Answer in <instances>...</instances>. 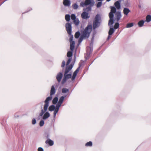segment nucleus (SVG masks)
Instances as JSON below:
<instances>
[{"label":"nucleus","instance_id":"1","mask_svg":"<svg viewBox=\"0 0 151 151\" xmlns=\"http://www.w3.org/2000/svg\"><path fill=\"white\" fill-rule=\"evenodd\" d=\"M56 92V91L55 89L54 86L53 85L52 86L50 92V96L47 98L46 99L45 101V104L44 106L43 109H42L41 112L40 113V116H42L47 111V108L49 105V102L52 99V96L55 94Z\"/></svg>","mask_w":151,"mask_h":151},{"label":"nucleus","instance_id":"2","mask_svg":"<svg viewBox=\"0 0 151 151\" xmlns=\"http://www.w3.org/2000/svg\"><path fill=\"white\" fill-rule=\"evenodd\" d=\"M92 28L91 24H88L85 29L81 31V35L85 38H88L90 36Z\"/></svg>","mask_w":151,"mask_h":151},{"label":"nucleus","instance_id":"3","mask_svg":"<svg viewBox=\"0 0 151 151\" xmlns=\"http://www.w3.org/2000/svg\"><path fill=\"white\" fill-rule=\"evenodd\" d=\"M65 28L66 31L68 34L71 35L72 33V25L71 24L68 22L66 23L65 25Z\"/></svg>","mask_w":151,"mask_h":151},{"label":"nucleus","instance_id":"4","mask_svg":"<svg viewBox=\"0 0 151 151\" xmlns=\"http://www.w3.org/2000/svg\"><path fill=\"white\" fill-rule=\"evenodd\" d=\"M94 3L92 2L91 0H85L84 2H82L81 3L80 5L83 7L86 6L88 5H94Z\"/></svg>","mask_w":151,"mask_h":151},{"label":"nucleus","instance_id":"5","mask_svg":"<svg viewBox=\"0 0 151 151\" xmlns=\"http://www.w3.org/2000/svg\"><path fill=\"white\" fill-rule=\"evenodd\" d=\"M93 51V48L91 47H89L87 49L86 54L87 56H85V58L86 60L88 59L90 57V56Z\"/></svg>","mask_w":151,"mask_h":151},{"label":"nucleus","instance_id":"6","mask_svg":"<svg viewBox=\"0 0 151 151\" xmlns=\"http://www.w3.org/2000/svg\"><path fill=\"white\" fill-rule=\"evenodd\" d=\"M81 63H80L79 64V67L76 69V70L73 72V75L72 77V81H74L76 78V77L77 75V73L79 72L80 68L81 66Z\"/></svg>","mask_w":151,"mask_h":151},{"label":"nucleus","instance_id":"7","mask_svg":"<svg viewBox=\"0 0 151 151\" xmlns=\"http://www.w3.org/2000/svg\"><path fill=\"white\" fill-rule=\"evenodd\" d=\"M88 12L84 11L81 14V17L83 19H87L90 17V16H88Z\"/></svg>","mask_w":151,"mask_h":151},{"label":"nucleus","instance_id":"8","mask_svg":"<svg viewBox=\"0 0 151 151\" xmlns=\"http://www.w3.org/2000/svg\"><path fill=\"white\" fill-rule=\"evenodd\" d=\"M45 143L48 144L50 146H52L54 145V142L50 139H47L45 141Z\"/></svg>","mask_w":151,"mask_h":151},{"label":"nucleus","instance_id":"9","mask_svg":"<svg viewBox=\"0 0 151 151\" xmlns=\"http://www.w3.org/2000/svg\"><path fill=\"white\" fill-rule=\"evenodd\" d=\"M63 77V74L61 72L59 73L56 76V79L59 82H60Z\"/></svg>","mask_w":151,"mask_h":151},{"label":"nucleus","instance_id":"10","mask_svg":"<svg viewBox=\"0 0 151 151\" xmlns=\"http://www.w3.org/2000/svg\"><path fill=\"white\" fill-rule=\"evenodd\" d=\"M116 20L117 22H118L122 17L121 12L119 11L117 12L116 13Z\"/></svg>","mask_w":151,"mask_h":151},{"label":"nucleus","instance_id":"11","mask_svg":"<svg viewBox=\"0 0 151 151\" xmlns=\"http://www.w3.org/2000/svg\"><path fill=\"white\" fill-rule=\"evenodd\" d=\"M114 5L116 6V7L117 8V9H119L121 8V4H120V1H116L114 4Z\"/></svg>","mask_w":151,"mask_h":151},{"label":"nucleus","instance_id":"12","mask_svg":"<svg viewBox=\"0 0 151 151\" xmlns=\"http://www.w3.org/2000/svg\"><path fill=\"white\" fill-rule=\"evenodd\" d=\"M93 5H89L86 8H84L83 9V10L86 12H88L90 11H91L92 7Z\"/></svg>","mask_w":151,"mask_h":151},{"label":"nucleus","instance_id":"13","mask_svg":"<svg viewBox=\"0 0 151 151\" xmlns=\"http://www.w3.org/2000/svg\"><path fill=\"white\" fill-rule=\"evenodd\" d=\"M45 112H46L45 113L43 117V119L44 120L47 119L50 116V114L48 112H46V111Z\"/></svg>","mask_w":151,"mask_h":151},{"label":"nucleus","instance_id":"14","mask_svg":"<svg viewBox=\"0 0 151 151\" xmlns=\"http://www.w3.org/2000/svg\"><path fill=\"white\" fill-rule=\"evenodd\" d=\"M63 4L65 6H69L70 4V1L69 0H64Z\"/></svg>","mask_w":151,"mask_h":151},{"label":"nucleus","instance_id":"15","mask_svg":"<svg viewBox=\"0 0 151 151\" xmlns=\"http://www.w3.org/2000/svg\"><path fill=\"white\" fill-rule=\"evenodd\" d=\"M130 10L127 8H124L123 10V12L124 14L127 15L130 12Z\"/></svg>","mask_w":151,"mask_h":151},{"label":"nucleus","instance_id":"16","mask_svg":"<svg viewBox=\"0 0 151 151\" xmlns=\"http://www.w3.org/2000/svg\"><path fill=\"white\" fill-rule=\"evenodd\" d=\"M55 109V106L54 105H50L48 108V110L50 111H54Z\"/></svg>","mask_w":151,"mask_h":151},{"label":"nucleus","instance_id":"17","mask_svg":"<svg viewBox=\"0 0 151 151\" xmlns=\"http://www.w3.org/2000/svg\"><path fill=\"white\" fill-rule=\"evenodd\" d=\"M66 95H65V96H62L59 99V101H58V103H60L61 104H62L65 98L66 97Z\"/></svg>","mask_w":151,"mask_h":151},{"label":"nucleus","instance_id":"18","mask_svg":"<svg viewBox=\"0 0 151 151\" xmlns=\"http://www.w3.org/2000/svg\"><path fill=\"white\" fill-rule=\"evenodd\" d=\"M115 32V29L113 27H110L109 32V34L111 35Z\"/></svg>","mask_w":151,"mask_h":151},{"label":"nucleus","instance_id":"19","mask_svg":"<svg viewBox=\"0 0 151 151\" xmlns=\"http://www.w3.org/2000/svg\"><path fill=\"white\" fill-rule=\"evenodd\" d=\"M145 21L143 20H140L138 23V24L139 27H141L144 25Z\"/></svg>","mask_w":151,"mask_h":151},{"label":"nucleus","instance_id":"20","mask_svg":"<svg viewBox=\"0 0 151 151\" xmlns=\"http://www.w3.org/2000/svg\"><path fill=\"white\" fill-rule=\"evenodd\" d=\"M151 21V16L150 15H148L146 17V22H150Z\"/></svg>","mask_w":151,"mask_h":151},{"label":"nucleus","instance_id":"21","mask_svg":"<svg viewBox=\"0 0 151 151\" xmlns=\"http://www.w3.org/2000/svg\"><path fill=\"white\" fill-rule=\"evenodd\" d=\"M99 22L95 21L93 22V28L95 29L98 26Z\"/></svg>","mask_w":151,"mask_h":151},{"label":"nucleus","instance_id":"22","mask_svg":"<svg viewBox=\"0 0 151 151\" xmlns=\"http://www.w3.org/2000/svg\"><path fill=\"white\" fill-rule=\"evenodd\" d=\"M65 19L67 22H69L70 19V16L69 14H66L65 17Z\"/></svg>","mask_w":151,"mask_h":151},{"label":"nucleus","instance_id":"23","mask_svg":"<svg viewBox=\"0 0 151 151\" xmlns=\"http://www.w3.org/2000/svg\"><path fill=\"white\" fill-rule=\"evenodd\" d=\"M73 52L72 51H69L67 53V56L69 57V58H72V56L73 54Z\"/></svg>","mask_w":151,"mask_h":151},{"label":"nucleus","instance_id":"24","mask_svg":"<svg viewBox=\"0 0 151 151\" xmlns=\"http://www.w3.org/2000/svg\"><path fill=\"white\" fill-rule=\"evenodd\" d=\"M58 98L57 97H55L52 100V103L54 104H55L58 102Z\"/></svg>","mask_w":151,"mask_h":151},{"label":"nucleus","instance_id":"25","mask_svg":"<svg viewBox=\"0 0 151 151\" xmlns=\"http://www.w3.org/2000/svg\"><path fill=\"white\" fill-rule=\"evenodd\" d=\"M64 76H65L67 79L71 78L72 77L71 74H64Z\"/></svg>","mask_w":151,"mask_h":151},{"label":"nucleus","instance_id":"26","mask_svg":"<svg viewBox=\"0 0 151 151\" xmlns=\"http://www.w3.org/2000/svg\"><path fill=\"white\" fill-rule=\"evenodd\" d=\"M116 12V8L114 6H112L111 8V10L110 12L114 13H115Z\"/></svg>","mask_w":151,"mask_h":151},{"label":"nucleus","instance_id":"27","mask_svg":"<svg viewBox=\"0 0 151 151\" xmlns=\"http://www.w3.org/2000/svg\"><path fill=\"white\" fill-rule=\"evenodd\" d=\"M114 19H110L109 21L108 25L109 26H111L112 25L114 24Z\"/></svg>","mask_w":151,"mask_h":151},{"label":"nucleus","instance_id":"28","mask_svg":"<svg viewBox=\"0 0 151 151\" xmlns=\"http://www.w3.org/2000/svg\"><path fill=\"white\" fill-rule=\"evenodd\" d=\"M73 22L77 26L79 24V21L78 18H76L73 21Z\"/></svg>","mask_w":151,"mask_h":151},{"label":"nucleus","instance_id":"29","mask_svg":"<svg viewBox=\"0 0 151 151\" xmlns=\"http://www.w3.org/2000/svg\"><path fill=\"white\" fill-rule=\"evenodd\" d=\"M85 146L86 147H91L92 146V142L91 141H89L85 144Z\"/></svg>","mask_w":151,"mask_h":151},{"label":"nucleus","instance_id":"30","mask_svg":"<svg viewBox=\"0 0 151 151\" xmlns=\"http://www.w3.org/2000/svg\"><path fill=\"white\" fill-rule=\"evenodd\" d=\"M80 35V33L79 31L76 32L75 33V38H77V39L79 37Z\"/></svg>","mask_w":151,"mask_h":151},{"label":"nucleus","instance_id":"31","mask_svg":"<svg viewBox=\"0 0 151 151\" xmlns=\"http://www.w3.org/2000/svg\"><path fill=\"white\" fill-rule=\"evenodd\" d=\"M134 25V24L133 23H128L126 25L127 28H130L132 27Z\"/></svg>","mask_w":151,"mask_h":151},{"label":"nucleus","instance_id":"32","mask_svg":"<svg viewBox=\"0 0 151 151\" xmlns=\"http://www.w3.org/2000/svg\"><path fill=\"white\" fill-rule=\"evenodd\" d=\"M109 17L110 18V19H114V13H112V12H110L109 14Z\"/></svg>","mask_w":151,"mask_h":151},{"label":"nucleus","instance_id":"33","mask_svg":"<svg viewBox=\"0 0 151 151\" xmlns=\"http://www.w3.org/2000/svg\"><path fill=\"white\" fill-rule=\"evenodd\" d=\"M69 91V89L66 88H63L62 89V92L63 93H66Z\"/></svg>","mask_w":151,"mask_h":151},{"label":"nucleus","instance_id":"34","mask_svg":"<svg viewBox=\"0 0 151 151\" xmlns=\"http://www.w3.org/2000/svg\"><path fill=\"white\" fill-rule=\"evenodd\" d=\"M71 19L73 21L76 19V15L74 14H72L70 16Z\"/></svg>","mask_w":151,"mask_h":151},{"label":"nucleus","instance_id":"35","mask_svg":"<svg viewBox=\"0 0 151 151\" xmlns=\"http://www.w3.org/2000/svg\"><path fill=\"white\" fill-rule=\"evenodd\" d=\"M119 24L118 22L116 23L114 25V27L115 29H116L119 27Z\"/></svg>","mask_w":151,"mask_h":151},{"label":"nucleus","instance_id":"36","mask_svg":"<svg viewBox=\"0 0 151 151\" xmlns=\"http://www.w3.org/2000/svg\"><path fill=\"white\" fill-rule=\"evenodd\" d=\"M85 38V37H84L82 36V35H81L79 39L78 42L79 43H81L82 42V41L83 39Z\"/></svg>","mask_w":151,"mask_h":151},{"label":"nucleus","instance_id":"37","mask_svg":"<svg viewBox=\"0 0 151 151\" xmlns=\"http://www.w3.org/2000/svg\"><path fill=\"white\" fill-rule=\"evenodd\" d=\"M67 79L65 76H64V77L62 81V84H64L66 81Z\"/></svg>","mask_w":151,"mask_h":151},{"label":"nucleus","instance_id":"38","mask_svg":"<svg viewBox=\"0 0 151 151\" xmlns=\"http://www.w3.org/2000/svg\"><path fill=\"white\" fill-rule=\"evenodd\" d=\"M54 110L55 111H54V113H53L54 117H55L56 116V114L59 111V110L55 109Z\"/></svg>","mask_w":151,"mask_h":151},{"label":"nucleus","instance_id":"39","mask_svg":"<svg viewBox=\"0 0 151 151\" xmlns=\"http://www.w3.org/2000/svg\"><path fill=\"white\" fill-rule=\"evenodd\" d=\"M99 14H97L95 17V21L99 22Z\"/></svg>","mask_w":151,"mask_h":151},{"label":"nucleus","instance_id":"40","mask_svg":"<svg viewBox=\"0 0 151 151\" xmlns=\"http://www.w3.org/2000/svg\"><path fill=\"white\" fill-rule=\"evenodd\" d=\"M61 104L58 102V104L56 105L55 109L59 110V108L61 106Z\"/></svg>","mask_w":151,"mask_h":151},{"label":"nucleus","instance_id":"41","mask_svg":"<svg viewBox=\"0 0 151 151\" xmlns=\"http://www.w3.org/2000/svg\"><path fill=\"white\" fill-rule=\"evenodd\" d=\"M44 124V121L43 120H41L40 122V126L41 127L43 126Z\"/></svg>","mask_w":151,"mask_h":151},{"label":"nucleus","instance_id":"42","mask_svg":"<svg viewBox=\"0 0 151 151\" xmlns=\"http://www.w3.org/2000/svg\"><path fill=\"white\" fill-rule=\"evenodd\" d=\"M75 48V45H70V50L71 51H73V50Z\"/></svg>","mask_w":151,"mask_h":151},{"label":"nucleus","instance_id":"43","mask_svg":"<svg viewBox=\"0 0 151 151\" xmlns=\"http://www.w3.org/2000/svg\"><path fill=\"white\" fill-rule=\"evenodd\" d=\"M72 59V58H69V59H68L67 62L66 63V65L67 66L68 65L71 61Z\"/></svg>","mask_w":151,"mask_h":151},{"label":"nucleus","instance_id":"44","mask_svg":"<svg viewBox=\"0 0 151 151\" xmlns=\"http://www.w3.org/2000/svg\"><path fill=\"white\" fill-rule=\"evenodd\" d=\"M70 70L67 67H66L65 71L64 74H67Z\"/></svg>","mask_w":151,"mask_h":151},{"label":"nucleus","instance_id":"45","mask_svg":"<svg viewBox=\"0 0 151 151\" xmlns=\"http://www.w3.org/2000/svg\"><path fill=\"white\" fill-rule=\"evenodd\" d=\"M73 7L74 9H77L78 8V6L76 3H75L73 6Z\"/></svg>","mask_w":151,"mask_h":151},{"label":"nucleus","instance_id":"46","mask_svg":"<svg viewBox=\"0 0 151 151\" xmlns=\"http://www.w3.org/2000/svg\"><path fill=\"white\" fill-rule=\"evenodd\" d=\"M101 4L102 2L101 1L98 2L96 6L97 7V8H99L101 6Z\"/></svg>","mask_w":151,"mask_h":151},{"label":"nucleus","instance_id":"47","mask_svg":"<svg viewBox=\"0 0 151 151\" xmlns=\"http://www.w3.org/2000/svg\"><path fill=\"white\" fill-rule=\"evenodd\" d=\"M65 65V62L64 60H63L61 66L62 68H63Z\"/></svg>","mask_w":151,"mask_h":151},{"label":"nucleus","instance_id":"48","mask_svg":"<svg viewBox=\"0 0 151 151\" xmlns=\"http://www.w3.org/2000/svg\"><path fill=\"white\" fill-rule=\"evenodd\" d=\"M36 123V121L35 118L32 119V123L33 124H35Z\"/></svg>","mask_w":151,"mask_h":151},{"label":"nucleus","instance_id":"49","mask_svg":"<svg viewBox=\"0 0 151 151\" xmlns=\"http://www.w3.org/2000/svg\"><path fill=\"white\" fill-rule=\"evenodd\" d=\"M38 151H44L43 149L41 147H39L38 148Z\"/></svg>","mask_w":151,"mask_h":151},{"label":"nucleus","instance_id":"50","mask_svg":"<svg viewBox=\"0 0 151 151\" xmlns=\"http://www.w3.org/2000/svg\"><path fill=\"white\" fill-rule=\"evenodd\" d=\"M73 35H71V36L70 37L69 39V41L70 42H71V41H73Z\"/></svg>","mask_w":151,"mask_h":151},{"label":"nucleus","instance_id":"51","mask_svg":"<svg viewBox=\"0 0 151 151\" xmlns=\"http://www.w3.org/2000/svg\"><path fill=\"white\" fill-rule=\"evenodd\" d=\"M70 45H74L75 44V42L74 41H71V42H70Z\"/></svg>","mask_w":151,"mask_h":151},{"label":"nucleus","instance_id":"52","mask_svg":"<svg viewBox=\"0 0 151 151\" xmlns=\"http://www.w3.org/2000/svg\"><path fill=\"white\" fill-rule=\"evenodd\" d=\"M45 137L47 139H49V138L50 137L49 134H48V133L47 134H46V136Z\"/></svg>","mask_w":151,"mask_h":151},{"label":"nucleus","instance_id":"53","mask_svg":"<svg viewBox=\"0 0 151 151\" xmlns=\"http://www.w3.org/2000/svg\"><path fill=\"white\" fill-rule=\"evenodd\" d=\"M66 67H67L70 70L72 68V67H71L70 66V65H69L68 66H66Z\"/></svg>","mask_w":151,"mask_h":151},{"label":"nucleus","instance_id":"54","mask_svg":"<svg viewBox=\"0 0 151 151\" xmlns=\"http://www.w3.org/2000/svg\"><path fill=\"white\" fill-rule=\"evenodd\" d=\"M110 35H109H109L108 36V37L107 38V40H109V39L110 38V37H111V36H110Z\"/></svg>","mask_w":151,"mask_h":151},{"label":"nucleus","instance_id":"55","mask_svg":"<svg viewBox=\"0 0 151 151\" xmlns=\"http://www.w3.org/2000/svg\"><path fill=\"white\" fill-rule=\"evenodd\" d=\"M70 65L71 67L73 68V65L72 64H71Z\"/></svg>","mask_w":151,"mask_h":151},{"label":"nucleus","instance_id":"56","mask_svg":"<svg viewBox=\"0 0 151 151\" xmlns=\"http://www.w3.org/2000/svg\"><path fill=\"white\" fill-rule=\"evenodd\" d=\"M6 0L4 1L2 3H1V4H0V6L4 3Z\"/></svg>","mask_w":151,"mask_h":151},{"label":"nucleus","instance_id":"57","mask_svg":"<svg viewBox=\"0 0 151 151\" xmlns=\"http://www.w3.org/2000/svg\"><path fill=\"white\" fill-rule=\"evenodd\" d=\"M111 0H106V1H108V2H109V1H111Z\"/></svg>","mask_w":151,"mask_h":151},{"label":"nucleus","instance_id":"58","mask_svg":"<svg viewBox=\"0 0 151 151\" xmlns=\"http://www.w3.org/2000/svg\"><path fill=\"white\" fill-rule=\"evenodd\" d=\"M97 0L99 1H102V0Z\"/></svg>","mask_w":151,"mask_h":151}]
</instances>
